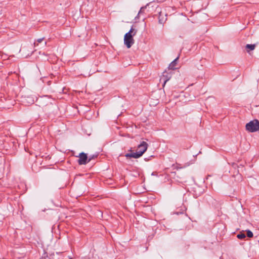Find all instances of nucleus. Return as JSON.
Masks as SVG:
<instances>
[{
    "label": "nucleus",
    "mask_w": 259,
    "mask_h": 259,
    "mask_svg": "<svg viewBox=\"0 0 259 259\" xmlns=\"http://www.w3.org/2000/svg\"><path fill=\"white\" fill-rule=\"evenodd\" d=\"M247 236L249 238L252 237H253L252 232L250 230H247Z\"/></svg>",
    "instance_id": "nucleus-11"
},
{
    "label": "nucleus",
    "mask_w": 259,
    "mask_h": 259,
    "mask_svg": "<svg viewBox=\"0 0 259 259\" xmlns=\"http://www.w3.org/2000/svg\"><path fill=\"white\" fill-rule=\"evenodd\" d=\"M34 46H36L35 42L34 43Z\"/></svg>",
    "instance_id": "nucleus-17"
},
{
    "label": "nucleus",
    "mask_w": 259,
    "mask_h": 259,
    "mask_svg": "<svg viewBox=\"0 0 259 259\" xmlns=\"http://www.w3.org/2000/svg\"><path fill=\"white\" fill-rule=\"evenodd\" d=\"M97 71H98V72H101L102 71L101 70H99L98 69H97Z\"/></svg>",
    "instance_id": "nucleus-16"
},
{
    "label": "nucleus",
    "mask_w": 259,
    "mask_h": 259,
    "mask_svg": "<svg viewBox=\"0 0 259 259\" xmlns=\"http://www.w3.org/2000/svg\"><path fill=\"white\" fill-rule=\"evenodd\" d=\"M44 39V37H42V38H39V39H38L37 41V42H38V43H40V42H42V41Z\"/></svg>",
    "instance_id": "nucleus-13"
},
{
    "label": "nucleus",
    "mask_w": 259,
    "mask_h": 259,
    "mask_svg": "<svg viewBox=\"0 0 259 259\" xmlns=\"http://www.w3.org/2000/svg\"><path fill=\"white\" fill-rule=\"evenodd\" d=\"M174 66H168L167 69L163 73L162 76L160 78V80L163 81V87H164L166 82L169 80L171 77L172 71L177 68H174Z\"/></svg>",
    "instance_id": "nucleus-2"
},
{
    "label": "nucleus",
    "mask_w": 259,
    "mask_h": 259,
    "mask_svg": "<svg viewBox=\"0 0 259 259\" xmlns=\"http://www.w3.org/2000/svg\"><path fill=\"white\" fill-rule=\"evenodd\" d=\"M246 130L249 132H255L259 131V121L254 119L250 121L246 124Z\"/></svg>",
    "instance_id": "nucleus-3"
},
{
    "label": "nucleus",
    "mask_w": 259,
    "mask_h": 259,
    "mask_svg": "<svg viewBox=\"0 0 259 259\" xmlns=\"http://www.w3.org/2000/svg\"><path fill=\"white\" fill-rule=\"evenodd\" d=\"M246 237L245 235L243 233H240V234L237 235L238 238L240 239H242L245 238Z\"/></svg>",
    "instance_id": "nucleus-9"
},
{
    "label": "nucleus",
    "mask_w": 259,
    "mask_h": 259,
    "mask_svg": "<svg viewBox=\"0 0 259 259\" xmlns=\"http://www.w3.org/2000/svg\"><path fill=\"white\" fill-rule=\"evenodd\" d=\"M33 51H32V50H31V51H30V53H28V54L26 55V56H29V55H31V54H32V53H33Z\"/></svg>",
    "instance_id": "nucleus-15"
},
{
    "label": "nucleus",
    "mask_w": 259,
    "mask_h": 259,
    "mask_svg": "<svg viewBox=\"0 0 259 259\" xmlns=\"http://www.w3.org/2000/svg\"><path fill=\"white\" fill-rule=\"evenodd\" d=\"M40 259H57V258H56V256H55V255L53 253V254H50L49 255H47L46 256H45V257H42Z\"/></svg>",
    "instance_id": "nucleus-8"
},
{
    "label": "nucleus",
    "mask_w": 259,
    "mask_h": 259,
    "mask_svg": "<svg viewBox=\"0 0 259 259\" xmlns=\"http://www.w3.org/2000/svg\"><path fill=\"white\" fill-rule=\"evenodd\" d=\"M77 157L79 158L77 161L79 165H84L88 162V156L87 154L81 152L79 153Z\"/></svg>",
    "instance_id": "nucleus-4"
},
{
    "label": "nucleus",
    "mask_w": 259,
    "mask_h": 259,
    "mask_svg": "<svg viewBox=\"0 0 259 259\" xmlns=\"http://www.w3.org/2000/svg\"><path fill=\"white\" fill-rule=\"evenodd\" d=\"M94 158V156H92V157L88 158V162H90L93 158Z\"/></svg>",
    "instance_id": "nucleus-14"
},
{
    "label": "nucleus",
    "mask_w": 259,
    "mask_h": 259,
    "mask_svg": "<svg viewBox=\"0 0 259 259\" xmlns=\"http://www.w3.org/2000/svg\"><path fill=\"white\" fill-rule=\"evenodd\" d=\"M179 59V57H177V58H176L174 60H173L170 64L169 65H176L177 64V60H178Z\"/></svg>",
    "instance_id": "nucleus-12"
},
{
    "label": "nucleus",
    "mask_w": 259,
    "mask_h": 259,
    "mask_svg": "<svg viewBox=\"0 0 259 259\" xmlns=\"http://www.w3.org/2000/svg\"><path fill=\"white\" fill-rule=\"evenodd\" d=\"M148 148V144L143 141L138 146L137 150L139 152V153L142 155L147 150Z\"/></svg>",
    "instance_id": "nucleus-5"
},
{
    "label": "nucleus",
    "mask_w": 259,
    "mask_h": 259,
    "mask_svg": "<svg viewBox=\"0 0 259 259\" xmlns=\"http://www.w3.org/2000/svg\"><path fill=\"white\" fill-rule=\"evenodd\" d=\"M255 48V44H247L245 46V49L247 51V52L249 53L250 51L253 50Z\"/></svg>",
    "instance_id": "nucleus-7"
},
{
    "label": "nucleus",
    "mask_w": 259,
    "mask_h": 259,
    "mask_svg": "<svg viewBox=\"0 0 259 259\" xmlns=\"http://www.w3.org/2000/svg\"><path fill=\"white\" fill-rule=\"evenodd\" d=\"M94 70H95V69H94V71H93L92 72H91V71L90 72H88V71L84 72L83 73V75L84 76H90L91 74L95 73Z\"/></svg>",
    "instance_id": "nucleus-10"
},
{
    "label": "nucleus",
    "mask_w": 259,
    "mask_h": 259,
    "mask_svg": "<svg viewBox=\"0 0 259 259\" xmlns=\"http://www.w3.org/2000/svg\"><path fill=\"white\" fill-rule=\"evenodd\" d=\"M137 32V30L132 27L130 31L124 35V43L127 48H130L134 44L133 36L136 34Z\"/></svg>",
    "instance_id": "nucleus-1"
},
{
    "label": "nucleus",
    "mask_w": 259,
    "mask_h": 259,
    "mask_svg": "<svg viewBox=\"0 0 259 259\" xmlns=\"http://www.w3.org/2000/svg\"><path fill=\"white\" fill-rule=\"evenodd\" d=\"M142 155L139 153L138 151L135 153H127L125 155V156L127 158H138L140 157Z\"/></svg>",
    "instance_id": "nucleus-6"
}]
</instances>
